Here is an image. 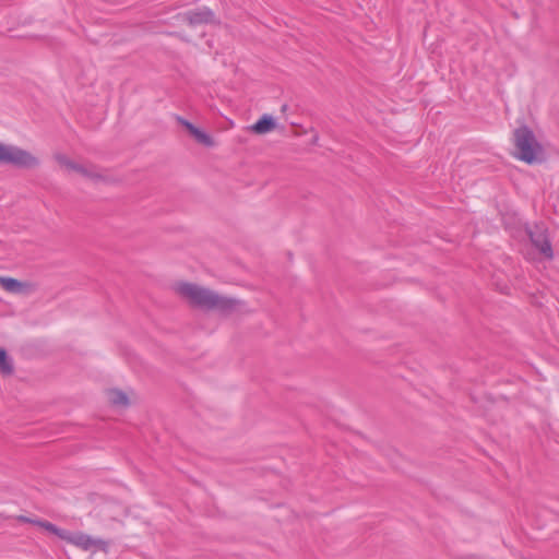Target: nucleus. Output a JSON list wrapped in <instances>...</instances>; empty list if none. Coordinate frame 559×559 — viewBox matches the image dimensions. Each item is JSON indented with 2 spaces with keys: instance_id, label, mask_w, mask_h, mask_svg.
I'll return each mask as SVG.
<instances>
[{
  "instance_id": "1",
  "label": "nucleus",
  "mask_w": 559,
  "mask_h": 559,
  "mask_svg": "<svg viewBox=\"0 0 559 559\" xmlns=\"http://www.w3.org/2000/svg\"><path fill=\"white\" fill-rule=\"evenodd\" d=\"M177 293L186 298L189 304L205 311H217L221 314H230L237 310L239 300L222 296L216 292L199 286L193 283H180L176 288Z\"/></svg>"
},
{
  "instance_id": "2",
  "label": "nucleus",
  "mask_w": 559,
  "mask_h": 559,
  "mask_svg": "<svg viewBox=\"0 0 559 559\" xmlns=\"http://www.w3.org/2000/svg\"><path fill=\"white\" fill-rule=\"evenodd\" d=\"M513 156L528 165L540 164L545 160L544 146L538 142L533 130L522 124L514 129L512 135Z\"/></svg>"
},
{
  "instance_id": "3",
  "label": "nucleus",
  "mask_w": 559,
  "mask_h": 559,
  "mask_svg": "<svg viewBox=\"0 0 559 559\" xmlns=\"http://www.w3.org/2000/svg\"><path fill=\"white\" fill-rule=\"evenodd\" d=\"M0 164L32 169L39 166V159L26 150L0 143Z\"/></svg>"
},
{
  "instance_id": "4",
  "label": "nucleus",
  "mask_w": 559,
  "mask_h": 559,
  "mask_svg": "<svg viewBox=\"0 0 559 559\" xmlns=\"http://www.w3.org/2000/svg\"><path fill=\"white\" fill-rule=\"evenodd\" d=\"M530 241L538 252L547 260L554 258V250L548 235V229L543 224L526 227Z\"/></svg>"
},
{
  "instance_id": "5",
  "label": "nucleus",
  "mask_w": 559,
  "mask_h": 559,
  "mask_svg": "<svg viewBox=\"0 0 559 559\" xmlns=\"http://www.w3.org/2000/svg\"><path fill=\"white\" fill-rule=\"evenodd\" d=\"M182 20L190 26H197L201 24H210L215 22L214 12L206 8H199L197 10H190L182 14Z\"/></svg>"
},
{
  "instance_id": "6",
  "label": "nucleus",
  "mask_w": 559,
  "mask_h": 559,
  "mask_svg": "<svg viewBox=\"0 0 559 559\" xmlns=\"http://www.w3.org/2000/svg\"><path fill=\"white\" fill-rule=\"evenodd\" d=\"M180 123L187 128V130L197 139L198 142L205 146L213 145V139L204 131L197 128L193 123L182 118H178Z\"/></svg>"
},
{
  "instance_id": "7",
  "label": "nucleus",
  "mask_w": 559,
  "mask_h": 559,
  "mask_svg": "<svg viewBox=\"0 0 559 559\" xmlns=\"http://www.w3.org/2000/svg\"><path fill=\"white\" fill-rule=\"evenodd\" d=\"M68 543L75 545L84 550L91 549L96 543L86 534L78 533L72 534L68 531V538H64Z\"/></svg>"
},
{
  "instance_id": "8",
  "label": "nucleus",
  "mask_w": 559,
  "mask_h": 559,
  "mask_svg": "<svg viewBox=\"0 0 559 559\" xmlns=\"http://www.w3.org/2000/svg\"><path fill=\"white\" fill-rule=\"evenodd\" d=\"M275 128V120L269 115H263L252 127L251 130L257 134H264Z\"/></svg>"
},
{
  "instance_id": "9",
  "label": "nucleus",
  "mask_w": 559,
  "mask_h": 559,
  "mask_svg": "<svg viewBox=\"0 0 559 559\" xmlns=\"http://www.w3.org/2000/svg\"><path fill=\"white\" fill-rule=\"evenodd\" d=\"M0 285L9 293H22L27 286L26 283L12 277H0Z\"/></svg>"
},
{
  "instance_id": "10",
  "label": "nucleus",
  "mask_w": 559,
  "mask_h": 559,
  "mask_svg": "<svg viewBox=\"0 0 559 559\" xmlns=\"http://www.w3.org/2000/svg\"><path fill=\"white\" fill-rule=\"evenodd\" d=\"M36 526L46 530L47 532L58 536L60 539L64 540V538H68V531L58 527L57 525H55L51 522L40 520V522H36Z\"/></svg>"
},
{
  "instance_id": "11",
  "label": "nucleus",
  "mask_w": 559,
  "mask_h": 559,
  "mask_svg": "<svg viewBox=\"0 0 559 559\" xmlns=\"http://www.w3.org/2000/svg\"><path fill=\"white\" fill-rule=\"evenodd\" d=\"M108 399H109V402L116 406H128L129 405V399H128L127 394L123 391L118 390V389L109 390Z\"/></svg>"
},
{
  "instance_id": "12",
  "label": "nucleus",
  "mask_w": 559,
  "mask_h": 559,
  "mask_svg": "<svg viewBox=\"0 0 559 559\" xmlns=\"http://www.w3.org/2000/svg\"><path fill=\"white\" fill-rule=\"evenodd\" d=\"M12 359L9 357L4 348H0V371L2 374L10 376L13 373Z\"/></svg>"
},
{
  "instance_id": "13",
  "label": "nucleus",
  "mask_w": 559,
  "mask_h": 559,
  "mask_svg": "<svg viewBox=\"0 0 559 559\" xmlns=\"http://www.w3.org/2000/svg\"><path fill=\"white\" fill-rule=\"evenodd\" d=\"M78 173L81 174L83 177H86L93 181L105 180V177L103 175H100L99 173L95 171L94 169L87 168L83 165L80 166Z\"/></svg>"
},
{
  "instance_id": "14",
  "label": "nucleus",
  "mask_w": 559,
  "mask_h": 559,
  "mask_svg": "<svg viewBox=\"0 0 559 559\" xmlns=\"http://www.w3.org/2000/svg\"><path fill=\"white\" fill-rule=\"evenodd\" d=\"M55 159L62 167H67V165L71 160L68 156L61 153L55 154Z\"/></svg>"
},
{
  "instance_id": "15",
  "label": "nucleus",
  "mask_w": 559,
  "mask_h": 559,
  "mask_svg": "<svg viewBox=\"0 0 559 559\" xmlns=\"http://www.w3.org/2000/svg\"><path fill=\"white\" fill-rule=\"evenodd\" d=\"M16 519H17L19 522L29 523V524H33V525H36V522H40L39 519H31V518L25 516V515H19Z\"/></svg>"
},
{
  "instance_id": "16",
  "label": "nucleus",
  "mask_w": 559,
  "mask_h": 559,
  "mask_svg": "<svg viewBox=\"0 0 559 559\" xmlns=\"http://www.w3.org/2000/svg\"><path fill=\"white\" fill-rule=\"evenodd\" d=\"M80 166H81L80 164H78L73 160H70L66 168L78 173Z\"/></svg>"
}]
</instances>
